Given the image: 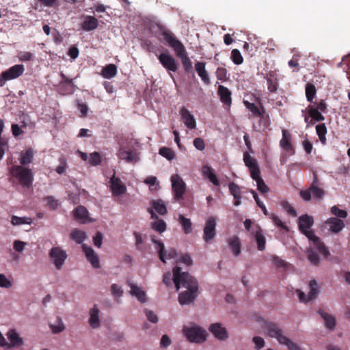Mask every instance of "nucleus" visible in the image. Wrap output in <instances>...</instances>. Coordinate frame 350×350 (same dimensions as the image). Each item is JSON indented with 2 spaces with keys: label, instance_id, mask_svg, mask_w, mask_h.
Returning a JSON list of instances; mask_svg holds the SVG:
<instances>
[{
  "label": "nucleus",
  "instance_id": "obj_61",
  "mask_svg": "<svg viewBox=\"0 0 350 350\" xmlns=\"http://www.w3.org/2000/svg\"><path fill=\"white\" fill-rule=\"evenodd\" d=\"M217 79L219 81H224L227 79V70L223 67H218L215 72Z\"/></svg>",
  "mask_w": 350,
  "mask_h": 350
},
{
  "label": "nucleus",
  "instance_id": "obj_14",
  "mask_svg": "<svg viewBox=\"0 0 350 350\" xmlns=\"http://www.w3.org/2000/svg\"><path fill=\"white\" fill-rule=\"evenodd\" d=\"M216 219L214 217H209L204 228L203 239L206 243L212 241L216 234Z\"/></svg>",
  "mask_w": 350,
  "mask_h": 350
},
{
  "label": "nucleus",
  "instance_id": "obj_42",
  "mask_svg": "<svg viewBox=\"0 0 350 350\" xmlns=\"http://www.w3.org/2000/svg\"><path fill=\"white\" fill-rule=\"evenodd\" d=\"M151 204L159 215H165L167 213L166 205L162 200H153Z\"/></svg>",
  "mask_w": 350,
  "mask_h": 350
},
{
  "label": "nucleus",
  "instance_id": "obj_41",
  "mask_svg": "<svg viewBox=\"0 0 350 350\" xmlns=\"http://www.w3.org/2000/svg\"><path fill=\"white\" fill-rule=\"evenodd\" d=\"M117 74V66L115 64H110L106 66L102 70V75L105 79H111Z\"/></svg>",
  "mask_w": 350,
  "mask_h": 350
},
{
  "label": "nucleus",
  "instance_id": "obj_3",
  "mask_svg": "<svg viewBox=\"0 0 350 350\" xmlns=\"http://www.w3.org/2000/svg\"><path fill=\"white\" fill-rule=\"evenodd\" d=\"M301 233L313 243L314 247L308 248L306 253L308 259L310 263L314 266H318L320 263V258L317 251L323 254L325 258H327L329 256V251L321 239L319 237L316 236L314 231L311 229L304 230V232Z\"/></svg>",
  "mask_w": 350,
  "mask_h": 350
},
{
  "label": "nucleus",
  "instance_id": "obj_11",
  "mask_svg": "<svg viewBox=\"0 0 350 350\" xmlns=\"http://www.w3.org/2000/svg\"><path fill=\"white\" fill-rule=\"evenodd\" d=\"M171 181L174 199L178 201L183 200L186 190V185L183 178L178 174H174L171 176Z\"/></svg>",
  "mask_w": 350,
  "mask_h": 350
},
{
  "label": "nucleus",
  "instance_id": "obj_62",
  "mask_svg": "<svg viewBox=\"0 0 350 350\" xmlns=\"http://www.w3.org/2000/svg\"><path fill=\"white\" fill-rule=\"evenodd\" d=\"M12 286V282L3 273H0V287L10 288Z\"/></svg>",
  "mask_w": 350,
  "mask_h": 350
},
{
  "label": "nucleus",
  "instance_id": "obj_2",
  "mask_svg": "<svg viewBox=\"0 0 350 350\" xmlns=\"http://www.w3.org/2000/svg\"><path fill=\"white\" fill-rule=\"evenodd\" d=\"M158 28L159 31L156 33V37L174 50L176 55L180 59L185 72H190L192 69V62L184 44L165 26L159 25Z\"/></svg>",
  "mask_w": 350,
  "mask_h": 350
},
{
  "label": "nucleus",
  "instance_id": "obj_24",
  "mask_svg": "<svg viewBox=\"0 0 350 350\" xmlns=\"http://www.w3.org/2000/svg\"><path fill=\"white\" fill-rule=\"evenodd\" d=\"M227 242L233 255L238 256L241 254V243L240 239L237 236H232L228 239Z\"/></svg>",
  "mask_w": 350,
  "mask_h": 350
},
{
  "label": "nucleus",
  "instance_id": "obj_18",
  "mask_svg": "<svg viewBox=\"0 0 350 350\" xmlns=\"http://www.w3.org/2000/svg\"><path fill=\"white\" fill-rule=\"evenodd\" d=\"M82 249L85 254L88 260L91 263L92 267L94 268H99V259L98 255L95 253L94 250L91 247H89L85 244H83L82 245Z\"/></svg>",
  "mask_w": 350,
  "mask_h": 350
},
{
  "label": "nucleus",
  "instance_id": "obj_53",
  "mask_svg": "<svg viewBox=\"0 0 350 350\" xmlns=\"http://www.w3.org/2000/svg\"><path fill=\"white\" fill-rule=\"evenodd\" d=\"M159 153L170 161L172 160L175 157L174 152L171 148L167 147H161L159 150Z\"/></svg>",
  "mask_w": 350,
  "mask_h": 350
},
{
  "label": "nucleus",
  "instance_id": "obj_45",
  "mask_svg": "<svg viewBox=\"0 0 350 350\" xmlns=\"http://www.w3.org/2000/svg\"><path fill=\"white\" fill-rule=\"evenodd\" d=\"M257 184V189L261 193H266L269 191V187L266 185L264 180L260 176V174H258V176H251Z\"/></svg>",
  "mask_w": 350,
  "mask_h": 350
},
{
  "label": "nucleus",
  "instance_id": "obj_22",
  "mask_svg": "<svg viewBox=\"0 0 350 350\" xmlns=\"http://www.w3.org/2000/svg\"><path fill=\"white\" fill-rule=\"evenodd\" d=\"M313 224L314 219L312 216L305 214L299 217L298 226L301 232L310 230Z\"/></svg>",
  "mask_w": 350,
  "mask_h": 350
},
{
  "label": "nucleus",
  "instance_id": "obj_10",
  "mask_svg": "<svg viewBox=\"0 0 350 350\" xmlns=\"http://www.w3.org/2000/svg\"><path fill=\"white\" fill-rule=\"evenodd\" d=\"M49 255L57 270H60L62 268L68 257L66 252L59 246L53 247Z\"/></svg>",
  "mask_w": 350,
  "mask_h": 350
},
{
  "label": "nucleus",
  "instance_id": "obj_34",
  "mask_svg": "<svg viewBox=\"0 0 350 350\" xmlns=\"http://www.w3.org/2000/svg\"><path fill=\"white\" fill-rule=\"evenodd\" d=\"M4 122L0 119V161L2 160L5 152L8 150L9 146L8 140L5 138L1 137V134L3 131Z\"/></svg>",
  "mask_w": 350,
  "mask_h": 350
},
{
  "label": "nucleus",
  "instance_id": "obj_35",
  "mask_svg": "<svg viewBox=\"0 0 350 350\" xmlns=\"http://www.w3.org/2000/svg\"><path fill=\"white\" fill-rule=\"evenodd\" d=\"M244 105L249 109L256 117H262L265 113L263 106L261 105L260 109L258 108L254 103H250L247 100H243Z\"/></svg>",
  "mask_w": 350,
  "mask_h": 350
},
{
  "label": "nucleus",
  "instance_id": "obj_7",
  "mask_svg": "<svg viewBox=\"0 0 350 350\" xmlns=\"http://www.w3.org/2000/svg\"><path fill=\"white\" fill-rule=\"evenodd\" d=\"M151 241L155 245V249L158 252L159 259L163 263L166 262V259L170 260L176 256L177 253L175 249L170 248L165 250L163 243L158 240L155 236L151 237Z\"/></svg>",
  "mask_w": 350,
  "mask_h": 350
},
{
  "label": "nucleus",
  "instance_id": "obj_52",
  "mask_svg": "<svg viewBox=\"0 0 350 350\" xmlns=\"http://www.w3.org/2000/svg\"><path fill=\"white\" fill-rule=\"evenodd\" d=\"M321 111H318L314 107H310L308 109L309 116H310L313 121H323L325 120V117L321 114Z\"/></svg>",
  "mask_w": 350,
  "mask_h": 350
},
{
  "label": "nucleus",
  "instance_id": "obj_30",
  "mask_svg": "<svg viewBox=\"0 0 350 350\" xmlns=\"http://www.w3.org/2000/svg\"><path fill=\"white\" fill-rule=\"evenodd\" d=\"M291 135L286 130H282V138L280 142V146L287 152H293V146L291 142Z\"/></svg>",
  "mask_w": 350,
  "mask_h": 350
},
{
  "label": "nucleus",
  "instance_id": "obj_19",
  "mask_svg": "<svg viewBox=\"0 0 350 350\" xmlns=\"http://www.w3.org/2000/svg\"><path fill=\"white\" fill-rule=\"evenodd\" d=\"M181 118L183 119L185 126L189 129H194L196 126V122L194 116L185 107H182L180 111Z\"/></svg>",
  "mask_w": 350,
  "mask_h": 350
},
{
  "label": "nucleus",
  "instance_id": "obj_27",
  "mask_svg": "<svg viewBox=\"0 0 350 350\" xmlns=\"http://www.w3.org/2000/svg\"><path fill=\"white\" fill-rule=\"evenodd\" d=\"M99 310L98 307L94 305L93 308L90 310V319H89V324L93 328H97L100 325V319H99Z\"/></svg>",
  "mask_w": 350,
  "mask_h": 350
},
{
  "label": "nucleus",
  "instance_id": "obj_54",
  "mask_svg": "<svg viewBox=\"0 0 350 350\" xmlns=\"http://www.w3.org/2000/svg\"><path fill=\"white\" fill-rule=\"evenodd\" d=\"M331 213L332 215H335L338 219H345L348 215V213L345 210L340 209L336 206H334L331 208Z\"/></svg>",
  "mask_w": 350,
  "mask_h": 350
},
{
  "label": "nucleus",
  "instance_id": "obj_43",
  "mask_svg": "<svg viewBox=\"0 0 350 350\" xmlns=\"http://www.w3.org/2000/svg\"><path fill=\"white\" fill-rule=\"evenodd\" d=\"M317 134L319 136V140L322 144H326V133L327 132V127L324 123L317 124L316 126Z\"/></svg>",
  "mask_w": 350,
  "mask_h": 350
},
{
  "label": "nucleus",
  "instance_id": "obj_49",
  "mask_svg": "<svg viewBox=\"0 0 350 350\" xmlns=\"http://www.w3.org/2000/svg\"><path fill=\"white\" fill-rule=\"evenodd\" d=\"M317 90L314 85L312 83H308L306 86V96L307 100L312 103L316 95Z\"/></svg>",
  "mask_w": 350,
  "mask_h": 350
},
{
  "label": "nucleus",
  "instance_id": "obj_20",
  "mask_svg": "<svg viewBox=\"0 0 350 350\" xmlns=\"http://www.w3.org/2000/svg\"><path fill=\"white\" fill-rule=\"evenodd\" d=\"M206 63L198 62L195 64V70L205 85L211 84V79L208 72L206 70Z\"/></svg>",
  "mask_w": 350,
  "mask_h": 350
},
{
  "label": "nucleus",
  "instance_id": "obj_48",
  "mask_svg": "<svg viewBox=\"0 0 350 350\" xmlns=\"http://www.w3.org/2000/svg\"><path fill=\"white\" fill-rule=\"evenodd\" d=\"M310 291L308 293L309 299H314L319 293V286L315 280H312L309 283Z\"/></svg>",
  "mask_w": 350,
  "mask_h": 350
},
{
  "label": "nucleus",
  "instance_id": "obj_46",
  "mask_svg": "<svg viewBox=\"0 0 350 350\" xmlns=\"http://www.w3.org/2000/svg\"><path fill=\"white\" fill-rule=\"evenodd\" d=\"M11 223L13 226L31 224L32 223V219L28 217H20L16 215H13L11 218Z\"/></svg>",
  "mask_w": 350,
  "mask_h": 350
},
{
  "label": "nucleus",
  "instance_id": "obj_40",
  "mask_svg": "<svg viewBox=\"0 0 350 350\" xmlns=\"http://www.w3.org/2000/svg\"><path fill=\"white\" fill-rule=\"evenodd\" d=\"M70 238L76 243L81 244L86 239L87 235L84 231L75 228L71 232Z\"/></svg>",
  "mask_w": 350,
  "mask_h": 350
},
{
  "label": "nucleus",
  "instance_id": "obj_16",
  "mask_svg": "<svg viewBox=\"0 0 350 350\" xmlns=\"http://www.w3.org/2000/svg\"><path fill=\"white\" fill-rule=\"evenodd\" d=\"M109 183L110 188L113 196H118L126 192V186L122 183L120 178L116 177L115 175L110 178Z\"/></svg>",
  "mask_w": 350,
  "mask_h": 350
},
{
  "label": "nucleus",
  "instance_id": "obj_23",
  "mask_svg": "<svg viewBox=\"0 0 350 350\" xmlns=\"http://www.w3.org/2000/svg\"><path fill=\"white\" fill-rule=\"evenodd\" d=\"M7 336L10 343H8V347H20L23 344V340L15 329H10L7 333Z\"/></svg>",
  "mask_w": 350,
  "mask_h": 350
},
{
  "label": "nucleus",
  "instance_id": "obj_57",
  "mask_svg": "<svg viewBox=\"0 0 350 350\" xmlns=\"http://www.w3.org/2000/svg\"><path fill=\"white\" fill-rule=\"evenodd\" d=\"M89 163L92 165H98L101 163V156L98 152H94L90 154Z\"/></svg>",
  "mask_w": 350,
  "mask_h": 350
},
{
  "label": "nucleus",
  "instance_id": "obj_13",
  "mask_svg": "<svg viewBox=\"0 0 350 350\" xmlns=\"http://www.w3.org/2000/svg\"><path fill=\"white\" fill-rule=\"evenodd\" d=\"M61 81L58 85V91L61 94L67 95L74 92L76 85L72 79H68L64 73L60 74Z\"/></svg>",
  "mask_w": 350,
  "mask_h": 350
},
{
  "label": "nucleus",
  "instance_id": "obj_29",
  "mask_svg": "<svg viewBox=\"0 0 350 350\" xmlns=\"http://www.w3.org/2000/svg\"><path fill=\"white\" fill-rule=\"evenodd\" d=\"M267 84L269 91L271 93H275L278 88V80L273 72H270L267 77Z\"/></svg>",
  "mask_w": 350,
  "mask_h": 350
},
{
  "label": "nucleus",
  "instance_id": "obj_36",
  "mask_svg": "<svg viewBox=\"0 0 350 350\" xmlns=\"http://www.w3.org/2000/svg\"><path fill=\"white\" fill-rule=\"evenodd\" d=\"M88 211L87 208L83 206H78L74 210V216L76 219L80 220L81 223L85 224L87 219Z\"/></svg>",
  "mask_w": 350,
  "mask_h": 350
},
{
  "label": "nucleus",
  "instance_id": "obj_6",
  "mask_svg": "<svg viewBox=\"0 0 350 350\" xmlns=\"http://www.w3.org/2000/svg\"><path fill=\"white\" fill-rule=\"evenodd\" d=\"M183 332L187 339L191 342L202 343L206 340V332L198 325L185 326Z\"/></svg>",
  "mask_w": 350,
  "mask_h": 350
},
{
  "label": "nucleus",
  "instance_id": "obj_8",
  "mask_svg": "<svg viewBox=\"0 0 350 350\" xmlns=\"http://www.w3.org/2000/svg\"><path fill=\"white\" fill-rule=\"evenodd\" d=\"M118 157L126 163H135L139 160V153L136 149L129 148L124 144H121L118 153Z\"/></svg>",
  "mask_w": 350,
  "mask_h": 350
},
{
  "label": "nucleus",
  "instance_id": "obj_47",
  "mask_svg": "<svg viewBox=\"0 0 350 350\" xmlns=\"http://www.w3.org/2000/svg\"><path fill=\"white\" fill-rule=\"evenodd\" d=\"M152 228L159 233H162L166 230V223L162 219H157L151 224Z\"/></svg>",
  "mask_w": 350,
  "mask_h": 350
},
{
  "label": "nucleus",
  "instance_id": "obj_39",
  "mask_svg": "<svg viewBox=\"0 0 350 350\" xmlns=\"http://www.w3.org/2000/svg\"><path fill=\"white\" fill-rule=\"evenodd\" d=\"M178 221L181 225L185 234H189L192 232V224L189 219L185 217L181 214H179Z\"/></svg>",
  "mask_w": 350,
  "mask_h": 350
},
{
  "label": "nucleus",
  "instance_id": "obj_26",
  "mask_svg": "<svg viewBox=\"0 0 350 350\" xmlns=\"http://www.w3.org/2000/svg\"><path fill=\"white\" fill-rule=\"evenodd\" d=\"M309 187L311 193H312L315 198L321 199L323 197L325 191L323 189L319 187V181L316 174H314L312 183Z\"/></svg>",
  "mask_w": 350,
  "mask_h": 350
},
{
  "label": "nucleus",
  "instance_id": "obj_33",
  "mask_svg": "<svg viewBox=\"0 0 350 350\" xmlns=\"http://www.w3.org/2000/svg\"><path fill=\"white\" fill-rule=\"evenodd\" d=\"M202 173L203 176L207 178L214 185L219 186V181L210 166L207 165H204L202 168Z\"/></svg>",
  "mask_w": 350,
  "mask_h": 350
},
{
  "label": "nucleus",
  "instance_id": "obj_5",
  "mask_svg": "<svg viewBox=\"0 0 350 350\" xmlns=\"http://www.w3.org/2000/svg\"><path fill=\"white\" fill-rule=\"evenodd\" d=\"M10 174L23 187L29 188L32 185L33 174L31 169L22 165H13L10 169Z\"/></svg>",
  "mask_w": 350,
  "mask_h": 350
},
{
  "label": "nucleus",
  "instance_id": "obj_28",
  "mask_svg": "<svg viewBox=\"0 0 350 350\" xmlns=\"http://www.w3.org/2000/svg\"><path fill=\"white\" fill-rule=\"evenodd\" d=\"M217 93L223 103L228 105L231 104V92L226 87L221 85H219Z\"/></svg>",
  "mask_w": 350,
  "mask_h": 350
},
{
  "label": "nucleus",
  "instance_id": "obj_31",
  "mask_svg": "<svg viewBox=\"0 0 350 350\" xmlns=\"http://www.w3.org/2000/svg\"><path fill=\"white\" fill-rule=\"evenodd\" d=\"M98 25V20L92 16H87L81 24V28L87 31L94 30L97 28Z\"/></svg>",
  "mask_w": 350,
  "mask_h": 350
},
{
  "label": "nucleus",
  "instance_id": "obj_55",
  "mask_svg": "<svg viewBox=\"0 0 350 350\" xmlns=\"http://www.w3.org/2000/svg\"><path fill=\"white\" fill-rule=\"evenodd\" d=\"M251 193H252V194L253 196V198H254L257 205L261 208V210L262 211L264 215H266V216L269 215V213H268V211H267V210L266 208L265 205L260 200V198H258V196L256 193V192L255 191H254V190H252Z\"/></svg>",
  "mask_w": 350,
  "mask_h": 350
},
{
  "label": "nucleus",
  "instance_id": "obj_37",
  "mask_svg": "<svg viewBox=\"0 0 350 350\" xmlns=\"http://www.w3.org/2000/svg\"><path fill=\"white\" fill-rule=\"evenodd\" d=\"M254 238L257 243L258 250L259 251H263L265 249L266 239L262 229L259 228L255 232Z\"/></svg>",
  "mask_w": 350,
  "mask_h": 350
},
{
  "label": "nucleus",
  "instance_id": "obj_44",
  "mask_svg": "<svg viewBox=\"0 0 350 350\" xmlns=\"http://www.w3.org/2000/svg\"><path fill=\"white\" fill-rule=\"evenodd\" d=\"M131 294L135 296L140 302L144 303L146 300L145 292L136 285L132 284L131 286Z\"/></svg>",
  "mask_w": 350,
  "mask_h": 350
},
{
  "label": "nucleus",
  "instance_id": "obj_38",
  "mask_svg": "<svg viewBox=\"0 0 350 350\" xmlns=\"http://www.w3.org/2000/svg\"><path fill=\"white\" fill-rule=\"evenodd\" d=\"M33 151L31 148H28L25 152H23L20 158L21 165L25 167L31 163L33 159Z\"/></svg>",
  "mask_w": 350,
  "mask_h": 350
},
{
  "label": "nucleus",
  "instance_id": "obj_15",
  "mask_svg": "<svg viewBox=\"0 0 350 350\" xmlns=\"http://www.w3.org/2000/svg\"><path fill=\"white\" fill-rule=\"evenodd\" d=\"M243 161L245 165L248 167L251 176H258V174H260L257 160L254 157L250 156L247 152L243 153Z\"/></svg>",
  "mask_w": 350,
  "mask_h": 350
},
{
  "label": "nucleus",
  "instance_id": "obj_59",
  "mask_svg": "<svg viewBox=\"0 0 350 350\" xmlns=\"http://www.w3.org/2000/svg\"><path fill=\"white\" fill-rule=\"evenodd\" d=\"M59 165L56 167L55 171L59 174H62L67 168V162L65 157H62L59 159Z\"/></svg>",
  "mask_w": 350,
  "mask_h": 350
},
{
  "label": "nucleus",
  "instance_id": "obj_1",
  "mask_svg": "<svg viewBox=\"0 0 350 350\" xmlns=\"http://www.w3.org/2000/svg\"><path fill=\"white\" fill-rule=\"evenodd\" d=\"M173 282L176 291L180 286L187 288V291L180 293L178 295V301L181 305L189 304L194 301L197 297L198 284L197 280L188 272L182 271L181 268L176 266L173 268Z\"/></svg>",
  "mask_w": 350,
  "mask_h": 350
},
{
  "label": "nucleus",
  "instance_id": "obj_4",
  "mask_svg": "<svg viewBox=\"0 0 350 350\" xmlns=\"http://www.w3.org/2000/svg\"><path fill=\"white\" fill-rule=\"evenodd\" d=\"M263 328L267 332L270 337L276 338L280 344L286 345L288 350H302L297 344L293 342L283 334L282 329L278 324L266 321L264 323Z\"/></svg>",
  "mask_w": 350,
  "mask_h": 350
},
{
  "label": "nucleus",
  "instance_id": "obj_50",
  "mask_svg": "<svg viewBox=\"0 0 350 350\" xmlns=\"http://www.w3.org/2000/svg\"><path fill=\"white\" fill-rule=\"evenodd\" d=\"M269 218L272 220L274 224L280 228L281 229L288 232L289 230L288 227L284 224V223L279 218V217L273 213L269 214Z\"/></svg>",
  "mask_w": 350,
  "mask_h": 350
},
{
  "label": "nucleus",
  "instance_id": "obj_21",
  "mask_svg": "<svg viewBox=\"0 0 350 350\" xmlns=\"http://www.w3.org/2000/svg\"><path fill=\"white\" fill-rule=\"evenodd\" d=\"M325 224L329 226V230L333 233H338L345 228V223L337 217L327 219Z\"/></svg>",
  "mask_w": 350,
  "mask_h": 350
},
{
  "label": "nucleus",
  "instance_id": "obj_12",
  "mask_svg": "<svg viewBox=\"0 0 350 350\" xmlns=\"http://www.w3.org/2000/svg\"><path fill=\"white\" fill-rule=\"evenodd\" d=\"M158 59L162 66L169 73L170 72H175L178 70V63L175 58L171 54H170L167 50H166V51L164 53H161L158 56Z\"/></svg>",
  "mask_w": 350,
  "mask_h": 350
},
{
  "label": "nucleus",
  "instance_id": "obj_25",
  "mask_svg": "<svg viewBox=\"0 0 350 350\" xmlns=\"http://www.w3.org/2000/svg\"><path fill=\"white\" fill-rule=\"evenodd\" d=\"M317 312L319 314L321 315V317L324 320L325 327L330 330L334 329L336 323V319L334 318V317L331 314H329L323 309H319Z\"/></svg>",
  "mask_w": 350,
  "mask_h": 350
},
{
  "label": "nucleus",
  "instance_id": "obj_64",
  "mask_svg": "<svg viewBox=\"0 0 350 350\" xmlns=\"http://www.w3.org/2000/svg\"><path fill=\"white\" fill-rule=\"evenodd\" d=\"M33 54L28 51L20 52L18 54V57L21 62L31 61L33 59Z\"/></svg>",
  "mask_w": 350,
  "mask_h": 350
},
{
  "label": "nucleus",
  "instance_id": "obj_56",
  "mask_svg": "<svg viewBox=\"0 0 350 350\" xmlns=\"http://www.w3.org/2000/svg\"><path fill=\"white\" fill-rule=\"evenodd\" d=\"M50 327L54 334L60 333L65 329V326L59 317H57V325L50 324Z\"/></svg>",
  "mask_w": 350,
  "mask_h": 350
},
{
  "label": "nucleus",
  "instance_id": "obj_58",
  "mask_svg": "<svg viewBox=\"0 0 350 350\" xmlns=\"http://www.w3.org/2000/svg\"><path fill=\"white\" fill-rule=\"evenodd\" d=\"M282 208L291 216L296 217L297 215L296 210L290 204L288 201H282L281 202Z\"/></svg>",
  "mask_w": 350,
  "mask_h": 350
},
{
  "label": "nucleus",
  "instance_id": "obj_60",
  "mask_svg": "<svg viewBox=\"0 0 350 350\" xmlns=\"http://www.w3.org/2000/svg\"><path fill=\"white\" fill-rule=\"evenodd\" d=\"M229 191L231 195L233 196L234 198H237L241 196V190L240 187L234 183H230L228 185Z\"/></svg>",
  "mask_w": 350,
  "mask_h": 350
},
{
  "label": "nucleus",
  "instance_id": "obj_63",
  "mask_svg": "<svg viewBox=\"0 0 350 350\" xmlns=\"http://www.w3.org/2000/svg\"><path fill=\"white\" fill-rule=\"evenodd\" d=\"M111 291L112 295L116 298H120L123 294L122 287L116 284H113L111 285Z\"/></svg>",
  "mask_w": 350,
  "mask_h": 350
},
{
  "label": "nucleus",
  "instance_id": "obj_32",
  "mask_svg": "<svg viewBox=\"0 0 350 350\" xmlns=\"http://www.w3.org/2000/svg\"><path fill=\"white\" fill-rule=\"evenodd\" d=\"M202 173L203 176L207 178L214 185L219 186V181L210 166L207 165H204L202 168Z\"/></svg>",
  "mask_w": 350,
  "mask_h": 350
},
{
  "label": "nucleus",
  "instance_id": "obj_9",
  "mask_svg": "<svg viewBox=\"0 0 350 350\" xmlns=\"http://www.w3.org/2000/svg\"><path fill=\"white\" fill-rule=\"evenodd\" d=\"M25 68L22 64L14 65L5 71L1 72L0 77V86L5 85V81L16 79L21 76L24 72Z\"/></svg>",
  "mask_w": 350,
  "mask_h": 350
},
{
  "label": "nucleus",
  "instance_id": "obj_17",
  "mask_svg": "<svg viewBox=\"0 0 350 350\" xmlns=\"http://www.w3.org/2000/svg\"><path fill=\"white\" fill-rule=\"evenodd\" d=\"M208 329L218 340H225L228 337L226 329L222 327L219 323L211 324Z\"/></svg>",
  "mask_w": 350,
  "mask_h": 350
},
{
  "label": "nucleus",
  "instance_id": "obj_51",
  "mask_svg": "<svg viewBox=\"0 0 350 350\" xmlns=\"http://www.w3.org/2000/svg\"><path fill=\"white\" fill-rule=\"evenodd\" d=\"M230 59L236 65H240L243 62V58L238 49H233L231 51Z\"/></svg>",
  "mask_w": 350,
  "mask_h": 350
}]
</instances>
